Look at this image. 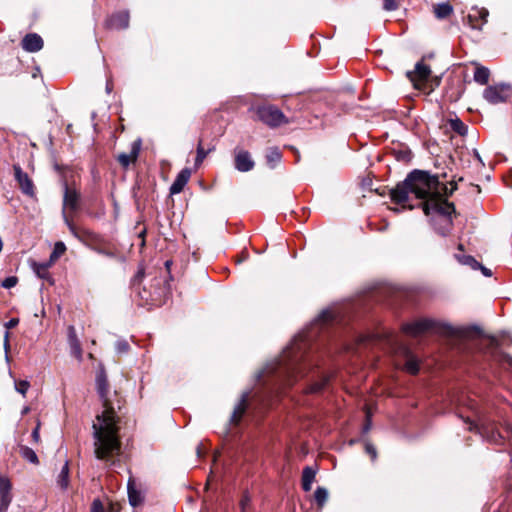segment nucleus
Segmentation results:
<instances>
[{"mask_svg":"<svg viewBox=\"0 0 512 512\" xmlns=\"http://www.w3.org/2000/svg\"><path fill=\"white\" fill-rule=\"evenodd\" d=\"M455 189V186L449 189L440 183L435 175H430L426 171L414 170L403 182L398 183L390 191V197L393 202L403 204L409 199V194H414L417 199L425 200L422 203V208L426 215L436 213L450 223L449 217L455 212V207L446 198Z\"/></svg>","mask_w":512,"mask_h":512,"instance_id":"f257e3e1","label":"nucleus"},{"mask_svg":"<svg viewBox=\"0 0 512 512\" xmlns=\"http://www.w3.org/2000/svg\"><path fill=\"white\" fill-rule=\"evenodd\" d=\"M96 388L104 410L97 415L92 426L94 455L108 466H113L115 465V457L121 453V441L117 425L119 417L116 414V408L120 409L121 407V400L115 392V405L111 401L109 384L104 369L97 372Z\"/></svg>","mask_w":512,"mask_h":512,"instance_id":"f03ea898","label":"nucleus"},{"mask_svg":"<svg viewBox=\"0 0 512 512\" xmlns=\"http://www.w3.org/2000/svg\"><path fill=\"white\" fill-rule=\"evenodd\" d=\"M309 364L304 359L300 348L295 344L288 347L281 357L266 368V374L276 377L281 387L291 386L300 377L306 374Z\"/></svg>","mask_w":512,"mask_h":512,"instance_id":"7ed1b4c3","label":"nucleus"},{"mask_svg":"<svg viewBox=\"0 0 512 512\" xmlns=\"http://www.w3.org/2000/svg\"><path fill=\"white\" fill-rule=\"evenodd\" d=\"M80 207V193L75 189L68 186L67 182H64V195H63V209L62 215L65 224L69 227L72 233L75 232V227L67 214V210L71 213H75Z\"/></svg>","mask_w":512,"mask_h":512,"instance_id":"20e7f679","label":"nucleus"},{"mask_svg":"<svg viewBox=\"0 0 512 512\" xmlns=\"http://www.w3.org/2000/svg\"><path fill=\"white\" fill-rule=\"evenodd\" d=\"M257 117L264 124L270 127H277L287 123L285 115L276 106L264 105L257 108Z\"/></svg>","mask_w":512,"mask_h":512,"instance_id":"39448f33","label":"nucleus"},{"mask_svg":"<svg viewBox=\"0 0 512 512\" xmlns=\"http://www.w3.org/2000/svg\"><path fill=\"white\" fill-rule=\"evenodd\" d=\"M511 92V87L507 84L488 86L484 92V99L491 104H498L506 101Z\"/></svg>","mask_w":512,"mask_h":512,"instance_id":"423d86ee","label":"nucleus"},{"mask_svg":"<svg viewBox=\"0 0 512 512\" xmlns=\"http://www.w3.org/2000/svg\"><path fill=\"white\" fill-rule=\"evenodd\" d=\"M434 329H436V322L431 319H419L402 326L403 332L413 337L420 336Z\"/></svg>","mask_w":512,"mask_h":512,"instance_id":"0eeeda50","label":"nucleus"},{"mask_svg":"<svg viewBox=\"0 0 512 512\" xmlns=\"http://www.w3.org/2000/svg\"><path fill=\"white\" fill-rule=\"evenodd\" d=\"M430 74V67L420 61L415 65L414 71L407 72V77L416 89H421L424 83L428 80Z\"/></svg>","mask_w":512,"mask_h":512,"instance_id":"6e6552de","label":"nucleus"},{"mask_svg":"<svg viewBox=\"0 0 512 512\" xmlns=\"http://www.w3.org/2000/svg\"><path fill=\"white\" fill-rule=\"evenodd\" d=\"M489 16V11L482 8H472L471 12L467 15L466 23L467 25L474 30L481 31L483 26L487 23V18Z\"/></svg>","mask_w":512,"mask_h":512,"instance_id":"1a4fd4ad","label":"nucleus"},{"mask_svg":"<svg viewBox=\"0 0 512 512\" xmlns=\"http://www.w3.org/2000/svg\"><path fill=\"white\" fill-rule=\"evenodd\" d=\"M141 146L142 140L138 138L131 143L129 153H120L117 156V161L122 168L127 169L130 166V164L135 163L137 161L140 154Z\"/></svg>","mask_w":512,"mask_h":512,"instance_id":"9d476101","label":"nucleus"},{"mask_svg":"<svg viewBox=\"0 0 512 512\" xmlns=\"http://www.w3.org/2000/svg\"><path fill=\"white\" fill-rule=\"evenodd\" d=\"M235 168L240 172H248L254 168V161L251 154L243 149H235L234 151Z\"/></svg>","mask_w":512,"mask_h":512,"instance_id":"9b49d317","label":"nucleus"},{"mask_svg":"<svg viewBox=\"0 0 512 512\" xmlns=\"http://www.w3.org/2000/svg\"><path fill=\"white\" fill-rule=\"evenodd\" d=\"M14 176L22 192L26 195H34V185L27 173L23 172L19 165L13 166Z\"/></svg>","mask_w":512,"mask_h":512,"instance_id":"f8f14e48","label":"nucleus"},{"mask_svg":"<svg viewBox=\"0 0 512 512\" xmlns=\"http://www.w3.org/2000/svg\"><path fill=\"white\" fill-rule=\"evenodd\" d=\"M11 488L10 480L0 475V512H6L12 501Z\"/></svg>","mask_w":512,"mask_h":512,"instance_id":"ddd939ff","label":"nucleus"},{"mask_svg":"<svg viewBox=\"0 0 512 512\" xmlns=\"http://www.w3.org/2000/svg\"><path fill=\"white\" fill-rule=\"evenodd\" d=\"M129 19L130 16L127 11L117 12L107 19L106 26L110 29H126L129 26Z\"/></svg>","mask_w":512,"mask_h":512,"instance_id":"4468645a","label":"nucleus"},{"mask_svg":"<svg viewBox=\"0 0 512 512\" xmlns=\"http://www.w3.org/2000/svg\"><path fill=\"white\" fill-rule=\"evenodd\" d=\"M67 333H68V344H69V347H70V350H71V354L79 361L82 360V355H83V351H82V347H81V343L77 337V334H76V329L74 326L70 325L67 329Z\"/></svg>","mask_w":512,"mask_h":512,"instance_id":"2eb2a0df","label":"nucleus"},{"mask_svg":"<svg viewBox=\"0 0 512 512\" xmlns=\"http://www.w3.org/2000/svg\"><path fill=\"white\" fill-rule=\"evenodd\" d=\"M191 177V170L189 168L182 169L176 176L174 182L170 186V194L175 195L182 192L185 185L188 183Z\"/></svg>","mask_w":512,"mask_h":512,"instance_id":"dca6fc26","label":"nucleus"},{"mask_svg":"<svg viewBox=\"0 0 512 512\" xmlns=\"http://www.w3.org/2000/svg\"><path fill=\"white\" fill-rule=\"evenodd\" d=\"M43 47L42 38L36 33L27 34L22 40V48L28 52H37Z\"/></svg>","mask_w":512,"mask_h":512,"instance_id":"f3484780","label":"nucleus"},{"mask_svg":"<svg viewBox=\"0 0 512 512\" xmlns=\"http://www.w3.org/2000/svg\"><path fill=\"white\" fill-rule=\"evenodd\" d=\"M338 321H340L339 311L336 308H328L321 312L315 320V324L326 325Z\"/></svg>","mask_w":512,"mask_h":512,"instance_id":"a211bd4d","label":"nucleus"},{"mask_svg":"<svg viewBox=\"0 0 512 512\" xmlns=\"http://www.w3.org/2000/svg\"><path fill=\"white\" fill-rule=\"evenodd\" d=\"M248 393H244L241 396V399L239 403L236 405V407L233 410V413L231 415V422L233 424H238L243 417L246 409H247V401H248Z\"/></svg>","mask_w":512,"mask_h":512,"instance_id":"6ab92c4d","label":"nucleus"},{"mask_svg":"<svg viewBox=\"0 0 512 512\" xmlns=\"http://www.w3.org/2000/svg\"><path fill=\"white\" fill-rule=\"evenodd\" d=\"M69 473H70V469H69V463L68 461H66L64 463V465L62 466L58 476H57V485L62 489V490H66L68 487H69Z\"/></svg>","mask_w":512,"mask_h":512,"instance_id":"aec40b11","label":"nucleus"},{"mask_svg":"<svg viewBox=\"0 0 512 512\" xmlns=\"http://www.w3.org/2000/svg\"><path fill=\"white\" fill-rule=\"evenodd\" d=\"M405 355L407 359L404 369L411 374H417L419 372L418 359L408 349H405Z\"/></svg>","mask_w":512,"mask_h":512,"instance_id":"412c9836","label":"nucleus"},{"mask_svg":"<svg viewBox=\"0 0 512 512\" xmlns=\"http://www.w3.org/2000/svg\"><path fill=\"white\" fill-rule=\"evenodd\" d=\"M265 158L267 165L270 168H275L276 165L281 161L282 154L277 147H271L267 150Z\"/></svg>","mask_w":512,"mask_h":512,"instance_id":"4be33fe9","label":"nucleus"},{"mask_svg":"<svg viewBox=\"0 0 512 512\" xmlns=\"http://www.w3.org/2000/svg\"><path fill=\"white\" fill-rule=\"evenodd\" d=\"M315 470L311 467H305L302 472V488L308 492L311 490L312 483L315 479Z\"/></svg>","mask_w":512,"mask_h":512,"instance_id":"5701e85b","label":"nucleus"},{"mask_svg":"<svg viewBox=\"0 0 512 512\" xmlns=\"http://www.w3.org/2000/svg\"><path fill=\"white\" fill-rule=\"evenodd\" d=\"M453 12V7L448 2L436 4L434 6V13L438 19H445Z\"/></svg>","mask_w":512,"mask_h":512,"instance_id":"b1692460","label":"nucleus"},{"mask_svg":"<svg viewBox=\"0 0 512 512\" xmlns=\"http://www.w3.org/2000/svg\"><path fill=\"white\" fill-rule=\"evenodd\" d=\"M329 376L322 373L320 376H319V379L314 381L309 387H308V392L309 393H318L320 391H322L325 386L328 384L329 382Z\"/></svg>","mask_w":512,"mask_h":512,"instance_id":"393cba45","label":"nucleus"},{"mask_svg":"<svg viewBox=\"0 0 512 512\" xmlns=\"http://www.w3.org/2000/svg\"><path fill=\"white\" fill-rule=\"evenodd\" d=\"M20 455L23 459L27 460L28 462L37 465L39 463V459L35 451L28 447V446H20Z\"/></svg>","mask_w":512,"mask_h":512,"instance_id":"a878e982","label":"nucleus"},{"mask_svg":"<svg viewBox=\"0 0 512 512\" xmlns=\"http://www.w3.org/2000/svg\"><path fill=\"white\" fill-rule=\"evenodd\" d=\"M128 498H129V503L133 506V507H136L138 506L141 501H142V497H141V494L140 492H138L134 487H133V482L132 480L130 479L129 482H128Z\"/></svg>","mask_w":512,"mask_h":512,"instance_id":"bb28decb","label":"nucleus"},{"mask_svg":"<svg viewBox=\"0 0 512 512\" xmlns=\"http://www.w3.org/2000/svg\"><path fill=\"white\" fill-rule=\"evenodd\" d=\"M489 75H490V72L489 70L486 68V67H477L475 72H474V80L481 84V85H484L488 82L489 80Z\"/></svg>","mask_w":512,"mask_h":512,"instance_id":"cd10ccee","label":"nucleus"},{"mask_svg":"<svg viewBox=\"0 0 512 512\" xmlns=\"http://www.w3.org/2000/svg\"><path fill=\"white\" fill-rule=\"evenodd\" d=\"M66 251V246L63 242H56L53 251L50 255L49 262L52 264L56 262Z\"/></svg>","mask_w":512,"mask_h":512,"instance_id":"c85d7f7f","label":"nucleus"},{"mask_svg":"<svg viewBox=\"0 0 512 512\" xmlns=\"http://www.w3.org/2000/svg\"><path fill=\"white\" fill-rule=\"evenodd\" d=\"M213 150V148L205 150L202 146V141L200 140L197 145V155L195 159V167H199L204 159L207 157V155Z\"/></svg>","mask_w":512,"mask_h":512,"instance_id":"c756f323","label":"nucleus"},{"mask_svg":"<svg viewBox=\"0 0 512 512\" xmlns=\"http://www.w3.org/2000/svg\"><path fill=\"white\" fill-rule=\"evenodd\" d=\"M456 258L458 259V261L461 264L468 265L474 270H477L478 267H481V264L474 257H472L470 255H463V256L456 255Z\"/></svg>","mask_w":512,"mask_h":512,"instance_id":"7c9ffc66","label":"nucleus"},{"mask_svg":"<svg viewBox=\"0 0 512 512\" xmlns=\"http://www.w3.org/2000/svg\"><path fill=\"white\" fill-rule=\"evenodd\" d=\"M315 501L317 502L318 506L322 507L328 498V492L323 487H318L314 494Z\"/></svg>","mask_w":512,"mask_h":512,"instance_id":"2f4dec72","label":"nucleus"},{"mask_svg":"<svg viewBox=\"0 0 512 512\" xmlns=\"http://www.w3.org/2000/svg\"><path fill=\"white\" fill-rule=\"evenodd\" d=\"M14 386L15 390L25 397L28 389L30 388V383L27 380H15Z\"/></svg>","mask_w":512,"mask_h":512,"instance_id":"473e14b6","label":"nucleus"},{"mask_svg":"<svg viewBox=\"0 0 512 512\" xmlns=\"http://www.w3.org/2000/svg\"><path fill=\"white\" fill-rule=\"evenodd\" d=\"M451 128L460 135H465L467 132V126L460 120L454 119L450 122Z\"/></svg>","mask_w":512,"mask_h":512,"instance_id":"72a5a7b5","label":"nucleus"},{"mask_svg":"<svg viewBox=\"0 0 512 512\" xmlns=\"http://www.w3.org/2000/svg\"><path fill=\"white\" fill-rule=\"evenodd\" d=\"M50 262L46 264H35L34 271L40 278H46L48 275V267L50 266Z\"/></svg>","mask_w":512,"mask_h":512,"instance_id":"f704fd0d","label":"nucleus"},{"mask_svg":"<svg viewBox=\"0 0 512 512\" xmlns=\"http://www.w3.org/2000/svg\"><path fill=\"white\" fill-rule=\"evenodd\" d=\"M17 283H18V278L16 276H9V277H6L4 280H2L1 286L5 289H10V288H13L14 286H16Z\"/></svg>","mask_w":512,"mask_h":512,"instance_id":"c9c22d12","label":"nucleus"},{"mask_svg":"<svg viewBox=\"0 0 512 512\" xmlns=\"http://www.w3.org/2000/svg\"><path fill=\"white\" fill-rule=\"evenodd\" d=\"M130 346L126 340H119L115 344V349L118 353H126L128 352Z\"/></svg>","mask_w":512,"mask_h":512,"instance_id":"e433bc0d","label":"nucleus"},{"mask_svg":"<svg viewBox=\"0 0 512 512\" xmlns=\"http://www.w3.org/2000/svg\"><path fill=\"white\" fill-rule=\"evenodd\" d=\"M398 7L397 0H383V9L386 11H395Z\"/></svg>","mask_w":512,"mask_h":512,"instance_id":"4c0bfd02","label":"nucleus"},{"mask_svg":"<svg viewBox=\"0 0 512 512\" xmlns=\"http://www.w3.org/2000/svg\"><path fill=\"white\" fill-rule=\"evenodd\" d=\"M251 499L248 494H244L240 500V508L241 512H248V508L250 506Z\"/></svg>","mask_w":512,"mask_h":512,"instance_id":"58836bf2","label":"nucleus"},{"mask_svg":"<svg viewBox=\"0 0 512 512\" xmlns=\"http://www.w3.org/2000/svg\"><path fill=\"white\" fill-rule=\"evenodd\" d=\"M40 426H41V422L38 419L36 427L33 429L32 434H31V437L35 443L40 442Z\"/></svg>","mask_w":512,"mask_h":512,"instance_id":"ea45409f","label":"nucleus"},{"mask_svg":"<svg viewBox=\"0 0 512 512\" xmlns=\"http://www.w3.org/2000/svg\"><path fill=\"white\" fill-rule=\"evenodd\" d=\"M91 512H104V506L99 499H95L92 502Z\"/></svg>","mask_w":512,"mask_h":512,"instance_id":"a19ab883","label":"nucleus"},{"mask_svg":"<svg viewBox=\"0 0 512 512\" xmlns=\"http://www.w3.org/2000/svg\"><path fill=\"white\" fill-rule=\"evenodd\" d=\"M19 323V319L18 318H11L8 322L5 323V327L6 329H12L14 327H16Z\"/></svg>","mask_w":512,"mask_h":512,"instance_id":"79ce46f5","label":"nucleus"},{"mask_svg":"<svg viewBox=\"0 0 512 512\" xmlns=\"http://www.w3.org/2000/svg\"><path fill=\"white\" fill-rule=\"evenodd\" d=\"M366 451L371 455L373 460L376 458V449L371 444H366Z\"/></svg>","mask_w":512,"mask_h":512,"instance_id":"37998d69","label":"nucleus"},{"mask_svg":"<svg viewBox=\"0 0 512 512\" xmlns=\"http://www.w3.org/2000/svg\"><path fill=\"white\" fill-rule=\"evenodd\" d=\"M478 269H480L482 271L483 275L486 277H490L492 275L491 270L484 267L482 264H481V267H478Z\"/></svg>","mask_w":512,"mask_h":512,"instance_id":"c03bdc74","label":"nucleus"},{"mask_svg":"<svg viewBox=\"0 0 512 512\" xmlns=\"http://www.w3.org/2000/svg\"><path fill=\"white\" fill-rule=\"evenodd\" d=\"M397 158L399 160H408L410 158V154L408 152H400Z\"/></svg>","mask_w":512,"mask_h":512,"instance_id":"a18cd8bd","label":"nucleus"},{"mask_svg":"<svg viewBox=\"0 0 512 512\" xmlns=\"http://www.w3.org/2000/svg\"><path fill=\"white\" fill-rule=\"evenodd\" d=\"M491 437H492V440H493L494 442H498L500 439H502L501 434H500V433H498V432H497V433L492 432V436H491Z\"/></svg>","mask_w":512,"mask_h":512,"instance_id":"49530a36","label":"nucleus"},{"mask_svg":"<svg viewBox=\"0 0 512 512\" xmlns=\"http://www.w3.org/2000/svg\"><path fill=\"white\" fill-rule=\"evenodd\" d=\"M504 361H505V363H507L509 366L512 367V357L511 356L505 355L504 356Z\"/></svg>","mask_w":512,"mask_h":512,"instance_id":"de8ad7c7","label":"nucleus"},{"mask_svg":"<svg viewBox=\"0 0 512 512\" xmlns=\"http://www.w3.org/2000/svg\"><path fill=\"white\" fill-rule=\"evenodd\" d=\"M111 90H112V80H111V79H109V80L107 81V84H106V91H107L108 93H110V92H111Z\"/></svg>","mask_w":512,"mask_h":512,"instance_id":"09e8293b","label":"nucleus"},{"mask_svg":"<svg viewBox=\"0 0 512 512\" xmlns=\"http://www.w3.org/2000/svg\"><path fill=\"white\" fill-rule=\"evenodd\" d=\"M367 418H368V421H367V423L364 426V432L369 431V429L371 427V423H370V420H369V414L368 413H367Z\"/></svg>","mask_w":512,"mask_h":512,"instance_id":"8fccbe9b","label":"nucleus"},{"mask_svg":"<svg viewBox=\"0 0 512 512\" xmlns=\"http://www.w3.org/2000/svg\"><path fill=\"white\" fill-rule=\"evenodd\" d=\"M8 338H9V332L6 331V333H5V343H4L5 344V348H7L9 346Z\"/></svg>","mask_w":512,"mask_h":512,"instance_id":"3c124183","label":"nucleus"},{"mask_svg":"<svg viewBox=\"0 0 512 512\" xmlns=\"http://www.w3.org/2000/svg\"><path fill=\"white\" fill-rule=\"evenodd\" d=\"M30 411V407L29 406H25L22 411H21V414L22 415H26L27 413H29Z\"/></svg>","mask_w":512,"mask_h":512,"instance_id":"603ef678","label":"nucleus"},{"mask_svg":"<svg viewBox=\"0 0 512 512\" xmlns=\"http://www.w3.org/2000/svg\"><path fill=\"white\" fill-rule=\"evenodd\" d=\"M197 454L199 457L201 456V446L200 445L197 447Z\"/></svg>","mask_w":512,"mask_h":512,"instance_id":"864d4df0","label":"nucleus"},{"mask_svg":"<svg viewBox=\"0 0 512 512\" xmlns=\"http://www.w3.org/2000/svg\"><path fill=\"white\" fill-rule=\"evenodd\" d=\"M143 277V273L142 272H138L137 275H136V278H142Z\"/></svg>","mask_w":512,"mask_h":512,"instance_id":"5fc2aeb1","label":"nucleus"},{"mask_svg":"<svg viewBox=\"0 0 512 512\" xmlns=\"http://www.w3.org/2000/svg\"><path fill=\"white\" fill-rule=\"evenodd\" d=\"M170 264H171V261H169V260L165 262V266H166L167 268H169V267H170Z\"/></svg>","mask_w":512,"mask_h":512,"instance_id":"6e6d98bb","label":"nucleus"},{"mask_svg":"<svg viewBox=\"0 0 512 512\" xmlns=\"http://www.w3.org/2000/svg\"><path fill=\"white\" fill-rule=\"evenodd\" d=\"M359 341H360V342H365V341H366V338H365V337H361V338L359 339Z\"/></svg>","mask_w":512,"mask_h":512,"instance_id":"4d7b16f0","label":"nucleus"},{"mask_svg":"<svg viewBox=\"0 0 512 512\" xmlns=\"http://www.w3.org/2000/svg\"><path fill=\"white\" fill-rule=\"evenodd\" d=\"M510 434H511V436H512V427L510 428Z\"/></svg>","mask_w":512,"mask_h":512,"instance_id":"13d9d810","label":"nucleus"}]
</instances>
